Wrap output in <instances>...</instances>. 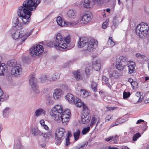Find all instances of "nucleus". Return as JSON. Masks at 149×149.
Masks as SVG:
<instances>
[{
    "label": "nucleus",
    "mask_w": 149,
    "mask_h": 149,
    "mask_svg": "<svg viewBox=\"0 0 149 149\" xmlns=\"http://www.w3.org/2000/svg\"><path fill=\"white\" fill-rule=\"evenodd\" d=\"M40 2V0H26L22 5L19 7L17 10L18 16L21 17L22 23L19 21L18 18L15 17L16 21L15 24L19 27L23 28V24L27 25L31 21V17L32 15L31 11L35 10L37 6Z\"/></svg>",
    "instance_id": "1"
},
{
    "label": "nucleus",
    "mask_w": 149,
    "mask_h": 149,
    "mask_svg": "<svg viewBox=\"0 0 149 149\" xmlns=\"http://www.w3.org/2000/svg\"><path fill=\"white\" fill-rule=\"evenodd\" d=\"M70 37L67 36L64 38L60 33L56 35V39L53 42H50L47 44V46L49 47H54L58 50L66 51L72 48L69 46Z\"/></svg>",
    "instance_id": "2"
},
{
    "label": "nucleus",
    "mask_w": 149,
    "mask_h": 149,
    "mask_svg": "<svg viewBox=\"0 0 149 149\" xmlns=\"http://www.w3.org/2000/svg\"><path fill=\"white\" fill-rule=\"evenodd\" d=\"M149 30L148 24L144 22H142L138 25L136 29V33L140 38H143L146 36Z\"/></svg>",
    "instance_id": "3"
},
{
    "label": "nucleus",
    "mask_w": 149,
    "mask_h": 149,
    "mask_svg": "<svg viewBox=\"0 0 149 149\" xmlns=\"http://www.w3.org/2000/svg\"><path fill=\"white\" fill-rule=\"evenodd\" d=\"M63 111V108L61 105H56L52 109L51 114L53 118L56 121H60L61 113Z\"/></svg>",
    "instance_id": "4"
},
{
    "label": "nucleus",
    "mask_w": 149,
    "mask_h": 149,
    "mask_svg": "<svg viewBox=\"0 0 149 149\" xmlns=\"http://www.w3.org/2000/svg\"><path fill=\"white\" fill-rule=\"evenodd\" d=\"M66 134L65 130L63 128L60 127L57 129L55 134L56 143L57 145H59L61 144Z\"/></svg>",
    "instance_id": "5"
},
{
    "label": "nucleus",
    "mask_w": 149,
    "mask_h": 149,
    "mask_svg": "<svg viewBox=\"0 0 149 149\" xmlns=\"http://www.w3.org/2000/svg\"><path fill=\"white\" fill-rule=\"evenodd\" d=\"M70 112L69 109H65L63 110L61 115L60 121L62 122L63 125H66L70 118Z\"/></svg>",
    "instance_id": "6"
},
{
    "label": "nucleus",
    "mask_w": 149,
    "mask_h": 149,
    "mask_svg": "<svg viewBox=\"0 0 149 149\" xmlns=\"http://www.w3.org/2000/svg\"><path fill=\"white\" fill-rule=\"evenodd\" d=\"M83 113L81 116V121L83 124H86L89 122L91 119L89 111L86 105H83Z\"/></svg>",
    "instance_id": "7"
},
{
    "label": "nucleus",
    "mask_w": 149,
    "mask_h": 149,
    "mask_svg": "<svg viewBox=\"0 0 149 149\" xmlns=\"http://www.w3.org/2000/svg\"><path fill=\"white\" fill-rule=\"evenodd\" d=\"M29 83L32 90L35 93H38L40 92V91L38 88L37 80L35 78L34 74L30 75Z\"/></svg>",
    "instance_id": "8"
},
{
    "label": "nucleus",
    "mask_w": 149,
    "mask_h": 149,
    "mask_svg": "<svg viewBox=\"0 0 149 149\" xmlns=\"http://www.w3.org/2000/svg\"><path fill=\"white\" fill-rule=\"evenodd\" d=\"M43 50V47L42 45H38L30 49V53L32 56H38L42 53Z\"/></svg>",
    "instance_id": "9"
},
{
    "label": "nucleus",
    "mask_w": 149,
    "mask_h": 149,
    "mask_svg": "<svg viewBox=\"0 0 149 149\" xmlns=\"http://www.w3.org/2000/svg\"><path fill=\"white\" fill-rule=\"evenodd\" d=\"M109 0H85L84 6L86 8H90L96 3H101L104 2H107Z\"/></svg>",
    "instance_id": "10"
},
{
    "label": "nucleus",
    "mask_w": 149,
    "mask_h": 149,
    "mask_svg": "<svg viewBox=\"0 0 149 149\" xmlns=\"http://www.w3.org/2000/svg\"><path fill=\"white\" fill-rule=\"evenodd\" d=\"M97 45V41L92 39L87 43L86 50L89 52H91L94 50Z\"/></svg>",
    "instance_id": "11"
},
{
    "label": "nucleus",
    "mask_w": 149,
    "mask_h": 149,
    "mask_svg": "<svg viewBox=\"0 0 149 149\" xmlns=\"http://www.w3.org/2000/svg\"><path fill=\"white\" fill-rule=\"evenodd\" d=\"M127 66L128 68V73L130 75H134L136 72L135 63L132 61H129L127 62Z\"/></svg>",
    "instance_id": "12"
},
{
    "label": "nucleus",
    "mask_w": 149,
    "mask_h": 149,
    "mask_svg": "<svg viewBox=\"0 0 149 149\" xmlns=\"http://www.w3.org/2000/svg\"><path fill=\"white\" fill-rule=\"evenodd\" d=\"M22 72V69L20 66L17 64L12 68L11 74L12 75H14L15 76H18L20 75Z\"/></svg>",
    "instance_id": "13"
},
{
    "label": "nucleus",
    "mask_w": 149,
    "mask_h": 149,
    "mask_svg": "<svg viewBox=\"0 0 149 149\" xmlns=\"http://www.w3.org/2000/svg\"><path fill=\"white\" fill-rule=\"evenodd\" d=\"M92 17L90 14H84L82 17L80 22L82 23L87 24L90 22Z\"/></svg>",
    "instance_id": "14"
},
{
    "label": "nucleus",
    "mask_w": 149,
    "mask_h": 149,
    "mask_svg": "<svg viewBox=\"0 0 149 149\" xmlns=\"http://www.w3.org/2000/svg\"><path fill=\"white\" fill-rule=\"evenodd\" d=\"M89 41L87 37H83L79 38V40L78 42V47L82 48L84 47L86 44L88 43Z\"/></svg>",
    "instance_id": "15"
},
{
    "label": "nucleus",
    "mask_w": 149,
    "mask_h": 149,
    "mask_svg": "<svg viewBox=\"0 0 149 149\" xmlns=\"http://www.w3.org/2000/svg\"><path fill=\"white\" fill-rule=\"evenodd\" d=\"M62 95V90L61 89H56L54 91L53 97L55 100H58L61 97Z\"/></svg>",
    "instance_id": "16"
},
{
    "label": "nucleus",
    "mask_w": 149,
    "mask_h": 149,
    "mask_svg": "<svg viewBox=\"0 0 149 149\" xmlns=\"http://www.w3.org/2000/svg\"><path fill=\"white\" fill-rule=\"evenodd\" d=\"M60 75V73H56L52 76L49 77L48 80L50 81H56L59 78Z\"/></svg>",
    "instance_id": "17"
},
{
    "label": "nucleus",
    "mask_w": 149,
    "mask_h": 149,
    "mask_svg": "<svg viewBox=\"0 0 149 149\" xmlns=\"http://www.w3.org/2000/svg\"><path fill=\"white\" fill-rule=\"evenodd\" d=\"M121 75V73L118 72L116 70H114L112 72H110L109 74L110 77L114 78H117Z\"/></svg>",
    "instance_id": "18"
},
{
    "label": "nucleus",
    "mask_w": 149,
    "mask_h": 149,
    "mask_svg": "<svg viewBox=\"0 0 149 149\" xmlns=\"http://www.w3.org/2000/svg\"><path fill=\"white\" fill-rule=\"evenodd\" d=\"M67 15L69 18H74L76 17V12L75 10H70L68 11Z\"/></svg>",
    "instance_id": "19"
},
{
    "label": "nucleus",
    "mask_w": 149,
    "mask_h": 149,
    "mask_svg": "<svg viewBox=\"0 0 149 149\" xmlns=\"http://www.w3.org/2000/svg\"><path fill=\"white\" fill-rule=\"evenodd\" d=\"M7 71V69L4 63L0 64V76L4 75V74Z\"/></svg>",
    "instance_id": "20"
},
{
    "label": "nucleus",
    "mask_w": 149,
    "mask_h": 149,
    "mask_svg": "<svg viewBox=\"0 0 149 149\" xmlns=\"http://www.w3.org/2000/svg\"><path fill=\"white\" fill-rule=\"evenodd\" d=\"M93 68L96 71H99L101 68V64L97 61L93 62Z\"/></svg>",
    "instance_id": "21"
},
{
    "label": "nucleus",
    "mask_w": 149,
    "mask_h": 149,
    "mask_svg": "<svg viewBox=\"0 0 149 149\" xmlns=\"http://www.w3.org/2000/svg\"><path fill=\"white\" fill-rule=\"evenodd\" d=\"M102 82L105 83L109 88H111L112 84H110L109 83V79L105 76L103 75L102 77Z\"/></svg>",
    "instance_id": "22"
},
{
    "label": "nucleus",
    "mask_w": 149,
    "mask_h": 149,
    "mask_svg": "<svg viewBox=\"0 0 149 149\" xmlns=\"http://www.w3.org/2000/svg\"><path fill=\"white\" fill-rule=\"evenodd\" d=\"M66 99L70 102L73 103L76 100L73 95L70 93L68 94L66 96Z\"/></svg>",
    "instance_id": "23"
},
{
    "label": "nucleus",
    "mask_w": 149,
    "mask_h": 149,
    "mask_svg": "<svg viewBox=\"0 0 149 149\" xmlns=\"http://www.w3.org/2000/svg\"><path fill=\"white\" fill-rule=\"evenodd\" d=\"M78 91H79V95L82 98H85L89 95V93L84 90H81Z\"/></svg>",
    "instance_id": "24"
},
{
    "label": "nucleus",
    "mask_w": 149,
    "mask_h": 149,
    "mask_svg": "<svg viewBox=\"0 0 149 149\" xmlns=\"http://www.w3.org/2000/svg\"><path fill=\"white\" fill-rule=\"evenodd\" d=\"M7 64L8 66L12 67V68L17 65V63L16 61L15 60H9L7 61Z\"/></svg>",
    "instance_id": "25"
},
{
    "label": "nucleus",
    "mask_w": 149,
    "mask_h": 149,
    "mask_svg": "<svg viewBox=\"0 0 149 149\" xmlns=\"http://www.w3.org/2000/svg\"><path fill=\"white\" fill-rule=\"evenodd\" d=\"M73 103L78 107H81L82 106L83 107V105H85L80 100L77 98H76V100Z\"/></svg>",
    "instance_id": "26"
},
{
    "label": "nucleus",
    "mask_w": 149,
    "mask_h": 149,
    "mask_svg": "<svg viewBox=\"0 0 149 149\" xmlns=\"http://www.w3.org/2000/svg\"><path fill=\"white\" fill-rule=\"evenodd\" d=\"M10 108L8 107L5 108L3 111V115L4 117L6 118L8 117L10 112Z\"/></svg>",
    "instance_id": "27"
},
{
    "label": "nucleus",
    "mask_w": 149,
    "mask_h": 149,
    "mask_svg": "<svg viewBox=\"0 0 149 149\" xmlns=\"http://www.w3.org/2000/svg\"><path fill=\"white\" fill-rule=\"evenodd\" d=\"M56 21L58 25L60 26H63L66 24V22H63L60 17L59 16L57 18Z\"/></svg>",
    "instance_id": "28"
},
{
    "label": "nucleus",
    "mask_w": 149,
    "mask_h": 149,
    "mask_svg": "<svg viewBox=\"0 0 149 149\" xmlns=\"http://www.w3.org/2000/svg\"><path fill=\"white\" fill-rule=\"evenodd\" d=\"M31 132H32V134H33L34 136H36L38 135H42L43 134V133L41 132L37 128H32L31 130Z\"/></svg>",
    "instance_id": "29"
},
{
    "label": "nucleus",
    "mask_w": 149,
    "mask_h": 149,
    "mask_svg": "<svg viewBox=\"0 0 149 149\" xmlns=\"http://www.w3.org/2000/svg\"><path fill=\"white\" fill-rule=\"evenodd\" d=\"M45 111L42 109H39L36 110L35 114L36 116L38 117L44 113Z\"/></svg>",
    "instance_id": "30"
},
{
    "label": "nucleus",
    "mask_w": 149,
    "mask_h": 149,
    "mask_svg": "<svg viewBox=\"0 0 149 149\" xmlns=\"http://www.w3.org/2000/svg\"><path fill=\"white\" fill-rule=\"evenodd\" d=\"M80 133V131L79 129L77 130L75 132H74L73 136L74 138L75 141H76L79 139Z\"/></svg>",
    "instance_id": "31"
},
{
    "label": "nucleus",
    "mask_w": 149,
    "mask_h": 149,
    "mask_svg": "<svg viewBox=\"0 0 149 149\" xmlns=\"http://www.w3.org/2000/svg\"><path fill=\"white\" fill-rule=\"evenodd\" d=\"M74 76L77 81H79L81 77L80 72L78 71H75L73 73Z\"/></svg>",
    "instance_id": "32"
},
{
    "label": "nucleus",
    "mask_w": 149,
    "mask_h": 149,
    "mask_svg": "<svg viewBox=\"0 0 149 149\" xmlns=\"http://www.w3.org/2000/svg\"><path fill=\"white\" fill-rule=\"evenodd\" d=\"M46 103L48 105H52L54 103L51 97L48 96L46 98Z\"/></svg>",
    "instance_id": "33"
},
{
    "label": "nucleus",
    "mask_w": 149,
    "mask_h": 149,
    "mask_svg": "<svg viewBox=\"0 0 149 149\" xmlns=\"http://www.w3.org/2000/svg\"><path fill=\"white\" fill-rule=\"evenodd\" d=\"M20 33L19 32L17 31H16L13 34L12 36L13 39L16 40L20 38Z\"/></svg>",
    "instance_id": "34"
},
{
    "label": "nucleus",
    "mask_w": 149,
    "mask_h": 149,
    "mask_svg": "<svg viewBox=\"0 0 149 149\" xmlns=\"http://www.w3.org/2000/svg\"><path fill=\"white\" fill-rule=\"evenodd\" d=\"M107 44L110 47H113L115 45V43L113 41L112 37H109L108 41Z\"/></svg>",
    "instance_id": "35"
},
{
    "label": "nucleus",
    "mask_w": 149,
    "mask_h": 149,
    "mask_svg": "<svg viewBox=\"0 0 149 149\" xmlns=\"http://www.w3.org/2000/svg\"><path fill=\"white\" fill-rule=\"evenodd\" d=\"M118 63H117L116 64V68L118 70L120 71H122L123 70L124 66L121 63H119L118 62Z\"/></svg>",
    "instance_id": "36"
},
{
    "label": "nucleus",
    "mask_w": 149,
    "mask_h": 149,
    "mask_svg": "<svg viewBox=\"0 0 149 149\" xmlns=\"http://www.w3.org/2000/svg\"><path fill=\"white\" fill-rule=\"evenodd\" d=\"M97 84L96 83L93 81L91 84V87L94 92H96L97 90Z\"/></svg>",
    "instance_id": "37"
},
{
    "label": "nucleus",
    "mask_w": 149,
    "mask_h": 149,
    "mask_svg": "<svg viewBox=\"0 0 149 149\" xmlns=\"http://www.w3.org/2000/svg\"><path fill=\"white\" fill-rule=\"evenodd\" d=\"M141 136V134L140 133H137L134 134L132 137V140L133 141H136L137 139Z\"/></svg>",
    "instance_id": "38"
},
{
    "label": "nucleus",
    "mask_w": 149,
    "mask_h": 149,
    "mask_svg": "<svg viewBox=\"0 0 149 149\" xmlns=\"http://www.w3.org/2000/svg\"><path fill=\"white\" fill-rule=\"evenodd\" d=\"M118 61H120V63L121 62H125L127 61L128 59L126 56H121L119 57Z\"/></svg>",
    "instance_id": "39"
},
{
    "label": "nucleus",
    "mask_w": 149,
    "mask_h": 149,
    "mask_svg": "<svg viewBox=\"0 0 149 149\" xmlns=\"http://www.w3.org/2000/svg\"><path fill=\"white\" fill-rule=\"evenodd\" d=\"M90 130V127L87 126L84 128L81 132V133L83 135H85L88 133Z\"/></svg>",
    "instance_id": "40"
},
{
    "label": "nucleus",
    "mask_w": 149,
    "mask_h": 149,
    "mask_svg": "<svg viewBox=\"0 0 149 149\" xmlns=\"http://www.w3.org/2000/svg\"><path fill=\"white\" fill-rule=\"evenodd\" d=\"M78 24V22H66V24L65 26H70L71 27H74L75 26L77 25Z\"/></svg>",
    "instance_id": "41"
},
{
    "label": "nucleus",
    "mask_w": 149,
    "mask_h": 149,
    "mask_svg": "<svg viewBox=\"0 0 149 149\" xmlns=\"http://www.w3.org/2000/svg\"><path fill=\"white\" fill-rule=\"evenodd\" d=\"M130 92H126L124 91L123 93V98L126 99L129 97L130 95Z\"/></svg>",
    "instance_id": "42"
},
{
    "label": "nucleus",
    "mask_w": 149,
    "mask_h": 149,
    "mask_svg": "<svg viewBox=\"0 0 149 149\" xmlns=\"http://www.w3.org/2000/svg\"><path fill=\"white\" fill-rule=\"evenodd\" d=\"M96 120L97 119L96 118L94 117H93L92 118L91 122L90 124V126L91 127H92L94 124L96 122Z\"/></svg>",
    "instance_id": "43"
},
{
    "label": "nucleus",
    "mask_w": 149,
    "mask_h": 149,
    "mask_svg": "<svg viewBox=\"0 0 149 149\" xmlns=\"http://www.w3.org/2000/svg\"><path fill=\"white\" fill-rule=\"evenodd\" d=\"M86 146V145L85 144H84L81 146H75L72 149H83Z\"/></svg>",
    "instance_id": "44"
},
{
    "label": "nucleus",
    "mask_w": 149,
    "mask_h": 149,
    "mask_svg": "<svg viewBox=\"0 0 149 149\" xmlns=\"http://www.w3.org/2000/svg\"><path fill=\"white\" fill-rule=\"evenodd\" d=\"M32 30L30 31L29 32L26 33L25 35L24 36L25 38L24 39H22V41L24 42L26 40V38L30 35H31L32 33Z\"/></svg>",
    "instance_id": "45"
},
{
    "label": "nucleus",
    "mask_w": 149,
    "mask_h": 149,
    "mask_svg": "<svg viewBox=\"0 0 149 149\" xmlns=\"http://www.w3.org/2000/svg\"><path fill=\"white\" fill-rule=\"evenodd\" d=\"M47 76L44 75L41 77V82L42 83L44 82H45L47 80H48V79L47 80Z\"/></svg>",
    "instance_id": "46"
},
{
    "label": "nucleus",
    "mask_w": 149,
    "mask_h": 149,
    "mask_svg": "<svg viewBox=\"0 0 149 149\" xmlns=\"http://www.w3.org/2000/svg\"><path fill=\"white\" fill-rule=\"evenodd\" d=\"M132 87L134 88H136L138 86V84L137 82L134 81L131 84Z\"/></svg>",
    "instance_id": "47"
},
{
    "label": "nucleus",
    "mask_w": 149,
    "mask_h": 149,
    "mask_svg": "<svg viewBox=\"0 0 149 149\" xmlns=\"http://www.w3.org/2000/svg\"><path fill=\"white\" fill-rule=\"evenodd\" d=\"M112 119V116L111 115H108L105 118V121H108L110 120V119Z\"/></svg>",
    "instance_id": "48"
},
{
    "label": "nucleus",
    "mask_w": 149,
    "mask_h": 149,
    "mask_svg": "<svg viewBox=\"0 0 149 149\" xmlns=\"http://www.w3.org/2000/svg\"><path fill=\"white\" fill-rule=\"evenodd\" d=\"M118 136L117 135L115 136H113V138L112 139L111 141H113V143H116L117 142V139Z\"/></svg>",
    "instance_id": "49"
},
{
    "label": "nucleus",
    "mask_w": 149,
    "mask_h": 149,
    "mask_svg": "<svg viewBox=\"0 0 149 149\" xmlns=\"http://www.w3.org/2000/svg\"><path fill=\"white\" fill-rule=\"evenodd\" d=\"M108 111H110L111 110H114L117 109V107H111L107 106L106 107Z\"/></svg>",
    "instance_id": "50"
},
{
    "label": "nucleus",
    "mask_w": 149,
    "mask_h": 149,
    "mask_svg": "<svg viewBox=\"0 0 149 149\" xmlns=\"http://www.w3.org/2000/svg\"><path fill=\"white\" fill-rule=\"evenodd\" d=\"M70 143V139L66 138L65 139V144L66 146H68V145Z\"/></svg>",
    "instance_id": "51"
},
{
    "label": "nucleus",
    "mask_w": 149,
    "mask_h": 149,
    "mask_svg": "<svg viewBox=\"0 0 149 149\" xmlns=\"http://www.w3.org/2000/svg\"><path fill=\"white\" fill-rule=\"evenodd\" d=\"M136 57L139 58H143L145 57L144 55H142L139 53H137L136 54Z\"/></svg>",
    "instance_id": "52"
},
{
    "label": "nucleus",
    "mask_w": 149,
    "mask_h": 149,
    "mask_svg": "<svg viewBox=\"0 0 149 149\" xmlns=\"http://www.w3.org/2000/svg\"><path fill=\"white\" fill-rule=\"evenodd\" d=\"M108 22V21L106 20L102 24V28L103 29H105L107 27V24Z\"/></svg>",
    "instance_id": "53"
},
{
    "label": "nucleus",
    "mask_w": 149,
    "mask_h": 149,
    "mask_svg": "<svg viewBox=\"0 0 149 149\" xmlns=\"http://www.w3.org/2000/svg\"><path fill=\"white\" fill-rule=\"evenodd\" d=\"M19 145L18 146H16V147H15L14 149H21L22 146L20 145V143H19Z\"/></svg>",
    "instance_id": "54"
},
{
    "label": "nucleus",
    "mask_w": 149,
    "mask_h": 149,
    "mask_svg": "<svg viewBox=\"0 0 149 149\" xmlns=\"http://www.w3.org/2000/svg\"><path fill=\"white\" fill-rule=\"evenodd\" d=\"M113 138V136H109L108 138H106L105 140L107 141H109L111 140H112V139Z\"/></svg>",
    "instance_id": "55"
},
{
    "label": "nucleus",
    "mask_w": 149,
    "mask_h": 149,
    "mask_svg": "<svg viewBox=\"0 0 149 149\" xmlns=\"http://www.w3.org/2000/svg\"><path fill=\"white\" fill-rule=\"evenodd\" d=\"M143 96H141V95L140 96L139 99L138 100L137 102H141V101H142V99H143Z\"/></svg>",
    "instance_id": "56"
},
{
    "label": "nucleus",
    "mask_w": 149,
    "mask_h": 149,
    "mask_svg": "<svg viewBox=\"0 0 149 149\" xmlns=\"http://www.w3.org/2000/svg\"><path fill=\"white\" fill-rule=\"evenodd\" d=\"M144 122V121L142 119H139L137 121L136 123L137 124H140L141 123Z\"/></svg>",
    "instance_id": "57"
},
{
    "label": "nucleus",
    "mask_w": 149,
    "mask_h": 149,
    "mask_svg": "<svg viewBox=\"0 0 149 149\" xmlns=\"http://www.w3.org/2000/svg\"><path fill=\"white\" fill-rule=\"evenodd\" d=\"M40 123L41 125L43 126L45 125V121L43 120H41L40 121Z\"/></svg>",
    "instance_id": "58"
},
{
    "label": "nucleus",
    "mask_w": 149,
    "mask_h": 149,
    "mask_svg": "<svg viewBox=\"0 0 149 149\" xmlns=\"http://www.w3.org/2000/svg\"><path fill=\"white\" fill-rule=\"evenodd\" d=\"M72 136V135L71 134V133L70 132H68V136H67L66 138H69L70 137H71Z\"/></svg>",
    "instance_id": "59"
},
{
    "label": "nucleus",
    "mask_w": 149,
    "mask_h": 149,
    "mask_svg": "<svg viewBox=\"0 0 149 149\" xmlns=\"http://www.w3.org/2000/svg\"><path fill=\"white\" fill-rule=\"evenodd\" d=\"M141 93L140 92H137L136 93V95L137 97H139L141 95Z\"/></svg>",
    "instance_id": "60"
},
{
    "label": "nucleus",
    "mask_w": 149,
    "mask_h": 149,
    "mask_svg": "<svg viewBox=\"0 0 149 149\" xmlns=\"http://www.w3.org/2000/svg\"><path fill=\"white\" fill-rule=\"evenodd\" d=\"M90 71V70L88 68H86L85 70V72L86 74H87Z\"/></svg>",
    "instance_id": "61"
},
{
    "label": "nucleus",
    "mask_w": 149,
    "mask_h": 149,
    "mask_svg": "<svg viewBox=\"0 0 149 149\" xmlns=\"http://www.w3.org/2000/svg\"><path fill=\"white\" fill-rule=\"evenodd\" d=\"M128 81L131 84L132 82L134 81L131 78H129Z\"/></svg>",
    "instance_id": "62"
},
{
    "label": "nucleus",
    "mask_w": 149,
    "mask_h": 149,
    "mask_svg": "<svg viewBox=\"0 0 149 149\" xmlns=\"http://www.w3.org/2000/svg\"><path fill=\"white\" fill-rule=\"evenodd\" d=\"M43 127L46 130H47L48 129H49V128L47 125H44L43 126Z\"/></svg>",
    "instance_id": "63"
},
{
    "label": "nucleus",
    "mask_w": 149,
    "mask_h": 149,
    "mask_svg": "<svg viewBox=\"0 0 149 149\" xmlns=\"http://www.w3.org/2000/svg\"><path fill=\"white\" fill-rule=\"evenodd\" d=\"M118 149H129L127 147H122V148H120Z\"/></svg>",
    "instance_id": "64"
}]
</instances>
